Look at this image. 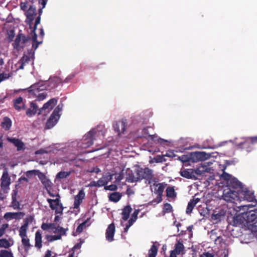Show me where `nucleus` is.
Masks as SVG:
<instances>
[{"label": "nucleus", "mask_w": 257, "mask_h": 257, "mask_svg": "<svg viewBox=\"0 0 257 257\" xmlns=\"http://www.w3.org/2000/svg\"><path fill=\"white\" fill-rule=\"evenodd\" d=\"M135 174L129 175L126 179L127 182L134 183L145 179L150 184L154 177L153 170L148 167L143 168L139 166L136 169Z\"/></svg>", "instance_id": "obj_1"}, {"label": "nucleus", "mask_w": 257, "mask_h": 257, "mask_svg": "<svg viewBox=\"0 0 257 257\" xmlns=\"http://www.w3.org/2000/svg\"><path fill=\"white\" fill-rule=\"evenodd\" d=\"M46 86L42 82L36 83L31 85L28 89V95L30 98H36V101H41L44 100L47 93L43 91L46 89Z\"/></svg>", "instance_id": "obj_2"}, {"label": "nucleus", "mask_w": 257, "mask_h": 257, "mask_svg": "<svg viewBox=\"0 0 257 257\" xmlns=\"http://www.w3.org/2000/svg\"><path fill=\"white\" fill-rule=\"evenodd\" d=\"M57 198L55 199L47 198V201L49 203V206L52 210L55 211V214H63L64 207L60 201V196L59 194H56Z\"/></svg>", "instance_id": "obj_3"}, {"label": "nucleus", "mask_w": 257, "mask_h": 257, "mask_svg": "<svg viewBox=\"0 0 257 257\" xmlns=\"http://www.w3.org/2000/svg\"><path fill=\"white\" fill-rule=\"evenodd\" d=\"M166 185L165 183L154 184V186L155 187L154 192L156 194H157V196L155 199L150 202L149 204H156L162 201L163 193Z\"/></svg>", "instance_id": "obj_4"}, {"label": "nucleus", "mask_w": 257, "mask_h": 257, "mask_svg": "<svg viewBox=\"0 0 257 257\" xmlns=\"http://www.w3.org/2000/svg\"><path fill=\"white\" fill-rule=\"evenodd\" d=\"M239 193L237 190L226 188L223 190L222 199L226 202H234L238 198Z\"/></svg>", "instance_id": "obj_5"}, {"label": "nucleus", "mask_w": 257, "mask_h": 257, "mask_svg": "<svg viewBox=\"0 0 257 257\" xmlns=\"http://www.w3.org/2000/svg\"><path fill=\"white\" fill-rule=\"evenodd\" d=\"M243 218L246 223L253 225L257 223V209L246 212L243 215Z\"/></svg>", "instance_id": "obj_6"}, {"label": "nucleus", "mask_w": 257, "mask_h": 257, "mask_svg": "<svg viewBox=\"0 0 257 257\" xmlns=\"http://www.w3.org/2000/svg\"><path fill=\"white\" fill-rule=\"evenodd\" d=\"M257 143V136L251 137L246 140L243 142L239 144V146L243 149H245L247 152L251 151L252 146Z\"/></svg>", "instance_id": "obj_7"}, {"label": "nucleus", "mask_w": 257, "mask_h": 257, "mask_svg": "<svg viewBox=\"0 0 257 257\" xmlns=\"http://www.w3.org/2000/svg\"><path fill=\"white\" fill-rule=\"evenodd\" d=\"M226 188L237 190L239 193L242 190V187L241 183L236 178L233 177L226 183Z\"/></svg>", "instance_id": "obj_8"}, {"label": "nucleus", "mask_w": 257, "mask_h": 257, "mask_svg": "<svg viewBox=\"0 0 257 257\" xmlns=\"http://www.w3.org/2000/svg\"><path fill=\"white\" fill-rule=\"evenodd\" d=\"M14 108L17 111L25 110L26 109V101L23 98L19 96L13 100Z\"/></svg>", "instance_id": "obj_9"}, {"label": "nucleus", "mask_w": 257, "mask_h": 257, "mask_svg": "<svg viewBox=\"0 0 257 257\" xmlns=\"http://www.w3.org/2000/svg\"><path fill=\"white\" fill-rule=\"evenodd\" d=\"M85 194L83 189H81L78 192V194L74 197V201L73 204V208L78 209L79 208L80 204L82 203L83 200L85 198Z\"/></svg>", "instance_id": "obj_10"}, {"label": "nucleus", "mask_w": 257, "mask_h": 257, "mask_svg": "<svg viewBox=\"0 0 257 257\" xmlns=\"http://www.w3.org/2000/svg\"><path fill=\"white\" fill-rule=\"evenodd\" d=\"M39 179L43 185L44 188L47 190H51L53 184L49 179L42 172H40L38 176Z\"/></svg>", "instance_id": "obj_11"}, {"label": "nucleus", "mask_w": 257, "mask_h": 257, "mask_svg": "<svg viewBox=\"0 0 257 257\" xmlns=\"http://www.w3.org/2000/svg\"><path fill=\"white\" fill-rule=\"evenodd\" d=\"M57 102V100L55 98L50 99L48 101H47L46 103H45L43 105V106L42 107L40 108L39 109L38 114L39 115L41 114V113H42L43 111L44 110H46V109L51 110V109H52L55 107V106L56 105Z\"/></svg>", "instance_id": "obj_12"}, {"label": "nucleus", "mask_w": 257, "mask_h": 257, "mask_svg": "<svg viewBox=\"0 0 257 257\" xmlns=\"http://www.w3.org/2000/svg\"><path fill=\"white\" fill-rule=\"evenodd\" d=\"M126 126V121L125 119L116 121L113 124L114 131L117 133L118 134L123 133L125 130Z\"/></svg>", "instance_id": "obj_13"}, {"label": "nucleus", "mask_w": 257, "mask_h": 257, "mask_svg": "<svg viewBox=\"0 0 257 257\" xmlns=\"http://www.w3.org/2000/svg\"><path fill=\"white\" fill-rule=\"evenodd\" d=\"M115 231V225L113 223L110 224L106 230L105 233V237L107 240L109 242L112 241L113 239V236Z\"/></svg>", "instance_id": "obj_14"}, {"label": "nucleus", "mask_w": 257, "mask_h": 257, "mask_svg": "<svg viewBox=\"0 0 257 257\" xmlns=\"http://www.w3.org/2000/svg\"><path fill=\"white\" fill-rule=\"evenodd\" d=\"M1 180L2 189H4L9 188L11 183V178L7 170L4 171Z\"/></svg>", "instance_id": "obj_15"}, {"label": "nucleus", "mask_w": 257, "mask_h": 257, "mask_svg": "<svg viewBox=\"0 0 257 257\" xmlns=\"http://www.w3.org/2000/svg\"><path fill=\"white\" fill-rule=\"evenodd\" d=\"M39 111L37 105L33 101L30 102V107L26 110V114L29 117H32L35 115Z\"/></svg>", "instance_id": "obj_16"}, {"label": "nucleus", "mask_w": 257, "mask_h": 257, "mask_svg": "<svg viewBox=\"0 0 257 257\" xmlns=\"http://www.w3.org/2000/svg\"><path fill=\"white\" fill-rule=\"evenodd\" d=\"M59 117L53 114H51L49 118L47 120L46 124V128L50 129L52 128L57 122Z\"/></svg>", "instance_id": "obj_17"}, {"label": "nucleus", "mask_w": 257, "mask_h": 257, "mask_svg": "<svg viewBox=\"0 0 257 257\" xmlns=\"http://www.w3.org/2000/svg\"><path fill=\"white\" fill-rule=\"evenodd\" d=\"M242 191L244 197L245 199L249 202H252L256 201L255 196L254 195V193L251 191L248 190L247 188L245 189L241 190Z\"/></svg>", "instance_id": "obj_18"}, {"label": "nucleus", "mask_w": 257, "mask_h": 257, "mask_svg": "<svg viewBox=\"0 0 257 257\" xmlns=\"http://www.w3.org/2000/svg\"><path fill=\"white\" fill-rule=\"evenodd\" d=\"M25 215V213L22 212H7L4 218L6 219H21Z\"/></svg>", "instance_id": "obj_19"}, {"label": "nucleus", "mask_w": 257, "mask_h": 257, "mask_svg": "<svg viewBox=\"0 0 257 257\" xmlns=\"http://www.w3.org/2000/svg\"><path fill=\"white\" fill-rule=\"evenodd\" d=\"M8 140L13 143L15 147L17 148L18 151H21L24 149V143L21 141L20 140L17 138H8Z\"/></svg>", "instance_id": "obj_20"}, {"label": "nucleus", "mask_w": 257, "mask_h": 257, "mask_svg": "<svg viewBox=\"0 0 257 257\" xmlns=\"http://www.w3.org/2000/svg\"><path fill=\"white\" fill-rule=\"evenodd\" d=\"M184 249V246L182 242L180 240L178 241L175 244L174 249L171 250V253L179 255L181 254Z\"/></svg>", "instance_id": "obj_21"}, {"label": "nucleus", "mask_w": 257, "mask_h": 257, "mask_svg": "<svg viewBox=\"0 0 257 257\" xmlns=\"http://www.w3.org/2000/svg\"><path fill=\"white\" fill-rule=\"evenodd\" d=\"M113 174H111L109 173H106L105 175L102 176V177L99 179V183L100 186H103L107 184V183L110 181L112 179Z\"/></svg>", "instance_id": "obj_22"}, {"label": "nucleus", "mask_w": 257, "mask_h": 257, "mask_svg": "<svg viewBox=\"0 0 257 257\" xmlns=\"http://www.w3.org/2000/svg\"><path fill=\"white\" fill-rule=\"evenodd\" d=\"M36 9L33 6H31L27 12V19L29 23L32 22L34 19V16L36 15Z\"/></svg>", "instance_id": "obj_23"}, {"label": "nucleus", "mask_w": 257, "mask_h": 257, "mask_svg": "<svg viewBox=\"0 0 257 257\" xmlns=\"http://www.w3.org/2000/svg\"><path fill=\"white\" fill-rule=\"evenodd\" d=\"M96 133V131L95 130H92L86 135L84 141H87L86 142L87 144V146H90L93 144V141Z\"/></svg>", "instance_id": "obj_24"}, {"label": "nucleus", "mask_w": 257, "mask_h": 257, "mask_svg": "<svg viewBox=\"0 0 257 257\" xmlns=\"http://www.w3.org/2000/svg\"><path fill=\"white\" fill-rule=\"evenodd\" d=\"M200 201L198 198H194L191 200L188 203V205L186 210V212L188 214H190L195 206L196 204Z\"/></svg>", "instance_id": "obj_25"}, {"label": "nucleus", "mask_w": 257, "mask_h": 257, "mask_svg": "<svg viewBox=\"0 0 257 257\" xmlns=\"http://www.w3.org/2000/svg\"><path fill=\"white\" fill-rule=\"evenodd\" d=\"M181 176L187 179H195V176L193 170L184 169L180 172Z\"/></svg>", "instance_id": "obj_26"}, {"label": "nucleus", "mask_w": 257, "mask_h": 257, "mask_svg": "<svg viewBox=\"0 0 257 257\" xmlns=\"http://www.w3.org/2000/svg\"><path fill=\"white\" fill-rule=\"evenodd\" d=\"M35 246L37 248L40 249L42 246V233L40 230H37L36 231V232L35 233Z\"/></svg>", "instance_id": "obj_27"}, {"label": "nucleus", "mask_w": 257, "mask_h": 257, "mask_svg": "<svg viewBox=\"0 0 257 257\" xmlns=\"http://www.w3.org/2000/svg\"><path fill=\"white\" fill-rule=\"evenodd\" d=\"M30 61V58L29 56L24 55V56L21 58V59L18 62V64L20 65L19 66V69H23L24 66L26 64H28Z\"/></svg>", "instance_id": "obj_28"}, {"label": "nucleus", "mask_w": 257, "mask_h": 257, "mask_svg": "<svg viewBox=\"0 0 257 257\" xmlns=\"http://www.w3.org/2000/svg\"><path fill=\"white\" fill-rule=\"evenodd\" d=\"M195 157L198 161H204L209 159L210 155L204 152H197L195 153Z\"/></svg>", "instance_id": "obj_29"}, {"label": "nucleus", "mask_w": 257, "mask_h": 257, "mask_svg": "<svg viewBox=\"0 0 257 257\" xmlns=\"http://www.w3.org/2000/svg\"><path fill=\"white\" fill-rule=\"evenodd\" d=\"M132 211V208L130 205H127L124 207L122 212V218L123 220L126 221L128 219V218L130 217V214Z\"/></svg>", "instance_id": "obj_30"}, {"label": "nucleus", "mask_w": 257, "mask_h": 257, "mask_svg": "<svg viewBox=\"0 0 257 257\" xmlns=\"http://www.w3.org/2000/svg\"><path fill=\"white\" fill-rule=\"evenodd\" d=\"M11 126L12 121L11 119L8 117H5L1 123V126L6 131H8L10 129Z\"/></svg>", "instance_id": "obj_31"}, {"label": "nucleus", "mask_w": 257, "mask_h": 257, "mask_svg": "<svg viewBox=\"0 0 257 257\" xmlns=\"http://www.w3.org/2000/svg\"><path fill=\"white\" fill-rule=\"evenodd\" d=\"M68 230V229L64 228L59 225L56 226L55 225L54 229H53V232L56 233H57L58 235H60L61 237L62 235H66V231Z\"/></svg>", "instance_id": "obj_32"}, {"label": "nucleus", "mask_w": 257, "mask_h": 257, "mask_svg": "<svg viewBox=\"0 0 257 257\" xmlns=\"http://www.w3.org/2000/svg\"><path fill=\"white\" fill-rule=\"evenodd\" d=\"M166 196L169 198H175L177 196V193L175 192L174 187L169 186L166 190Z\"/></svg>", "instance_id": "obj_33"}, {"label": "nucleus", "mask_w": 257, "mask_h": 257, "mask_svg": "<svg viewBox=\"0 0 257 257\" xmlns=\"http://www.w3.org/2000/svg\"><path fill=\"white\" fill-rule=\"evenodd\" d=\"M28 223L29 222L27 219L25 220L24 224L20 227L19 230V235L21 237L27 236V230Z\"/></svg>", "instance_id": "obj_34"}, {"label": "nucleus", "mask_w": 257, "mask_h": 257, "mask_svg": "<svg viewBox=\"0 0 257 257\" xmlns=\"http://www.w3.org/2000/svg\"><path fill=\"white\" fill-rule=\"evenodd\" d=\"M121 197V194L119 192H115L111 193L109 196V200L113 202H118Z\"/></svg>", "instance_id": "obj_35"}, {"label": "nucleus", "mask_w": 257, "mask_h": 257, "mask_svg": "<svg viewBox=\"0 0 257 257\" xmlns=\"http://www.w3.org/2000/svg\"><path fill=\"white\" fill-rule=\"evenodd\" d=\"M243 216L240 215L234 217L232 220L233 225L236 227L241 226L243 223Z\"/></svg>", "instance_id": "obj_36"}, {"label": "nucleus", "mask_w": 257, "mask_h": 257, "mask_svg": "<svg viewBox=\"0 0 257 257\" xmlns=\"http://www.w3.org/2000/svg\"><path fill=\"white\" fill-rule=\"evenodd\" d=\"M22 244L24 245L26 252H28L30 247L32 246L30 243V240L27 236L22 237Z\"/></svg>", "instance_id": "obj_37"}, {"label": "nucleus", "mask_w": 257, "mask_h": 257, "mask_svg": "<svg viewBox=\"0 0 257 257\" xmlns=\"http://www.w3.org/2000/svg\"><path fill=\"white\" fill-rule=\"evenodd\" d=\"M13 245V243H11L6 238L0 239V247L9 248L10 247Z\"/></svg>", "instance_id": "obj_38"}, {"label": "nucleus", "mask_w": 257, "mask_h": 257, "mask_svg": "<svg viewBox=\"0 0 257 257\" xmlns=\"http://www.w3.org/2000/svg\"><path fill=\"white\" fill-rule=\"evenodd\" d=\"M21 34H19L17 36L16 38L13 43V46L14 48L19 50L20 48H23L24 46H20V43L21 42Z\"/></svg>", "instance_id": "obj_39"}, {"label": "nucleus", "mask_w": 257, "mask_h": 257, "mask_svg": "<svg viewBox=\"0 0 257 257\" xmlns=\"http://www.w3.org/2000/svg\"><path fill=\"white\" fill-rule=\"evenodd\" d=\"M158 253V248L155 244H153L149 250L148 257H156Z\"/></svg>", "instance_id": "obj_40"}, {"label": "nucleus", "mask_w": 257, "mask_h": 257, "mask_svg": "<svg viewBox=\"0 0 257 257\" xmlns=\"http://www.w3.org/2000/svg\"><path fill=\"white\" fill-rule=\"evenodd\" d=\"M32 37V48L35 50L38 48L40 42L37 41V35L36 33H31Z\"/></svg>", "instance_id": "obj_41"}, {"label": "nucleus", "mask_w": 257, "mask_h": 257, "mask_svg": "<svg viewBox=\"0 0 257 257\" xmlns=\"http://www.w3.org/2000/svg\"><path fill=\"white\" fill-rule=\"evenodd\" d=\"M0 257H14L10 250L2 249L0 250Z\"/></svg>", "instance_id": "obj_42"}, {"label": "nucleus", "mask_w": 257, "mask_h": 257, "mask_svg": "<svg viewBox=\"0 0 257 257\" xmlns=\"http://www.w3.org/2000/svg\"><path fill=\"white\" fill-rule=\"evenodd\" d=\"M70 175V172L60 171L57 173L56 178L59 180H61L67 178Z\"/></svg>", "instance_id": "obj_43"}, {"label": "nucleus", "mask_w": 257, "mask_h": 257, "mask_svg": "<svg viewBox=\"0 0 257 257\" xmlns=\"http://www.w3.org/2000/svg\"><path fill=\"white\" fill-rule=\"evenodd\" d=\"M173 211V208L172 205L168 203H166L164 204V207L163 208V213L164 214L167 213H171Z\"/></svg>", "instance_id": "obj_44"}, {"label": "nucleus", "mask_w": 257, "mask_h": 257, "mask_svg": "<svg viewBox=\"0 0 257 257\" xmlns=\"http://www.w3.org/2000/svg\"><path fill=\"white\" fill-rule=\"evenodd\" d=\"M46 238L49 242H52L55 240H59L61 239L60 235H47Z\"/></svg>", "instance_id": "obj_45"}, {"label": "nucleus", "mask_w": 257, "mask_h": 257, "mask_svg": "<svg viewBox=\"0 0 257 257\" xmlns=\"http://www.w3.org/2000/svg\"><path fill=\"white\" fill-rule=\"evenodd\" d=\"M40 171L38 170H33L28 171L25 173V175L27 178H30L33 175H37L39 176Z\"/></svg>", "instance_id": "obj_46"}, {"label": "nucleus", "mask_w": 257, "mask_h": 257, "mask_svg": "<svg viewBox=\"0 0 257 257\" xmlns=\"http://www.w3.org/2000/svg\"><path fill=\"white\" fill-rule=\"evenodd\" d=\"M55 227V224L54 223H43L41 225V228L44 230H47L49 229L53 230Z\"/></svg>", "instance_id": "obj_47"}, {"label": "nucleus", "mask_w": 257, "mask_h": 257, "mask_svg": "<svg viewBox=\"0 0 257 257\" xmlns=\"http://www.w3.org/2000/svg\"><path fill=\"white\" fill-rule=\"evenodd\" d=\"M151 128L150 127H146V128H144L143 130V135H148V139L149 140H154V138L155 137H156V136H155V135H150L149 133V131H148V129Z\"/></svg>", "instance_id": "obj_48"}, {"label": "nucleus", "mask_w": 257, "mask_h": 257, "mask_svg": "<svg viewBox=\"0 0 257 257\" xmlns=\"http://www.w3.org/2000/svg\"><path fill=\"white\" fill-rule=\"evenodd\" d=\"M41 13H42V10L40 9L39 10L40 15L36 19L35 25H34L33 29L32 30L31 33H36L35 31H36V30L37 29V26L38 24H39L40 23V21H41L40 15H41Z\"/></svg>", "instance_id": "obj_49"}, {"label": "nucleus", "mask_w": 257, "mask_h": 257, "mask_svg": "<svg viewBox=\"0 0 257 257\" xmlns=\"http://www.w3.org/2000/svg\"><path fill=\"white\" fill-rule=\"evenodd\" d=\"M9 227V225L8 223L3 224L0 227V237L3 236L6 232V230Z\"/></svg>", "instance_id": "obj_50"}, {"label": "nucleus", "mask_w": 257, "mask_h": 257, "mask_svg": "<svg viewBox=\"0 0 257 257\" xmlns=\"http://www.w3.org/2000/svg\"><path fill=\"white\" fill-rule=\"evenodd\" d=\"M221 178L226 181V183H227L228 181L230 180L233 177L231 175L224 171L221 175Z\"/></svg>", "instance_id": "obj_51"}, {"label": "nucleus", "mask_w": 257, "mask_h": 257, "mask_svg": "<svg viewBox=\"0 0 257 257\" xmlns=\"http://www.w3.org/2000/svg\"><path fill=\"white\" fill-rule=\"evenodd\" d=\"M12 206L15 209H19L20 206L19 202L16 200V197L14 195H12Z\"/></svg>", "instance_id": "obj_52"}, {"label": "nucleus", "mask_w": 257, "mask_h": 257, "mask_svg": "<svg viewBox=\"0 0 257 257\" xmlns=\"http://www.w3.org/2000/svg\"><path fill=\"white\" fill-rule=\"evenodd\" d=\"M62 106L63 105H61L60 104L58 105L56 108L54 110L53 113H52V114L54 115H56V116H59V117H60V115L59 114V112L62 110Z\"/></svg>", "instance_id": "obj_53"}, {"label": "nucleus", "mask_w": 257, "mask_h": 257, "mask_svg": "<svg viewBox=\"0 0 257 257\" xmlns=\"http://www.w3.org/2000/svg\"><path fill=\"white\" fill-rule=\"evenodd\" d=\"M135 222V219H134L133 218H131L129 219L128 221V224L126 225L125 228H124V232H127L129 228L133 225V224Z\"/></svg>", "instance_id": "obj_54"}, {"label": "nucleus", "mask_w": 257, "mask_h": 257, "mask_svg": "<svg viewBox=\"0 0 257 257\" xmlns=\"http://www.w3.org/2000/svg\"><path fill=\"white\" fill-rule=\"evenodd\" d=\"M205 172L204 167L198 168L194 171V174L201 175Z\"/></svg>", "instance_id": "obj_55"}, {"label": "nucleus", "mask_w": 257, "mask_h": 257, "mask_svg": "<svg viewBox=\"0 0 257 257\" xmlns=\"http://www.w3.org/2000/svg\"><path fill=\"white\" fill-rule=\"evenodd\" d=\"M104 189L105 190H111V191H114L117 189V186L116 185L114 184H111L108 186H105Z\"/></svg>", "instance_id": "obj_56"}, {"label": "nucleus", "mask_w": 257, "mask_h": 257, "mask_svg": "<svg viewBox=\"0 0 257 257\" xmlns=\"http://www.w3.org/2000/svg\"><path fill=\"white\" fill-rule=\"evenodd\" d=\"M10 76V75L9 74H6L4 73L0 74V83L2 81L9 78Z\"/></svg>", "instance_id": "obj_57"}, {"label": "nucleus", "mask_w": 257, "mask_h": 257, "mask_svg": "<svg viewBox=\"0 0 257 257\" xmlns=\"http://www.w3.org/2000/svg\"><path fill=\"white\" fill-rule=\"evenodd\" d=\"M85 222L80 224L77 227L76 231L77 232H79V233L81 232L83 230L84 226H85Z\"/></svg>", "instance_id": "obj_58"}, {"label": "nucleus", "mask_w": 257, "mask_h": 257, "mask_svg": "<svg viewBox=\"0 0 257 257\" xmlns=\"http://www.w3.org/2000/svg\"><path fill=\"white\" fill-rule=\"evenodd\" d=\"M89 186L90 187H101L100 184L99 183V180L97 181H92L89 184Z\"/></svg>", "instance_id": "obj_59"}, {"label": "nucleus", "mask_w": 257, "mask_h": 257, "mask_svg": "<svg viewBox=\"0 0 257 257\" xmlns=\"http://www.w3.org/2000/svg\"><path fill=\"white\" fill-rule=\"evenodd\" d=\"M21 40H22V44H24L27 42H28L29 40H30L31 38L30 37H26L22 34H21Z\"/></svg>", "instance_id": "obj_60"}, {"label": "nucleus", "mask_w": 257, "mask_h": 257, "mask_svg": "<svg viewBox=\"0 0 257 257\" xmlns=\"http://www.w3.org/2000/svg\"><path fill=\"white\" fill-rule=\"evenodd\" d=\"M200 257H214V255L208 252H204L201 255Z\"/></svg>", "instance_id": "obj_61"}, {"label": "nucleus", "mask_w": 257, "mask_h": 257, "mask_svg": "<svg viewBox=\"0 0 257 257\" xmlns=\"http://www.w3.org/2000/svg\"><path fill=\"white\" fill-rule=\"evenodd\" d=\"M139 210H135L134 212H133L132 214V218H133L134 219H135V221L137 219L138 215L139 214Z\"/></svg>", "instance_id": "obj_62"}, {"label": "nucleus", "mask_w": 257, "mask_h": 257, "mask_svg": "<svg viewBox=\"0 0 257 257\" xmlns=\"http://www.w3.org/2000/svg\"><path fill=\"white\" fill-rule=\"evenodd\" d=\"M51 253L52 252L50 250H47L45 253L44 257H57L56 255L51 256Z\"/></svg>", "instance_id": "obj_63"}, {"label": "nucleus", "mask_w": 257, "mask_h": 257, "mask_svg": "<svg viewBox=\"0 0 257 257\" xmlns=\"http://www.w3.org/2000/svg\"><path fill=\"white\" fill-rule=\"evenodd\" d=\"M158 142L162 145H165L168 143V141L167 140L160 138L158 140Z\"/></svg>", "instance_id": "obj_64"}]
</instances>
